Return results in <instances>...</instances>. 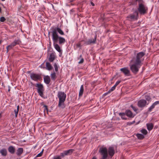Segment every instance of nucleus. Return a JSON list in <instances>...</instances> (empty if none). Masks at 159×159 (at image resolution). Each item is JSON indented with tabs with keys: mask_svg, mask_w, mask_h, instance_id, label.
<instances>
[{
	"mask_svg": "<svg viewBox=\"0 0 159 159\" xmlns=\"http://www.w3.org/2000/svg\"><path fill=\"white\" fill-rule=\"evenodd\" d=\"M145 55L144 52H139L130 61V69L133 74L136 75L138 73L139 69L142 65V62L144 60L143 57Z\"/></svg>",
	"mask_w": 159,
	"mask_h": 159,
	"instance_id": "nucleus-1",
	"label": "nucleus"
},
{
	"mask_svg": "<svg viewBox=\"0 0 159 159\" xmlns=\"http://www.w3.org/2000/svg\"><path fill=\"white\" fill-rule=\"evenodd\" d=\"M99 152L102 156L100 159H108V153L110 156L112 157L115 153L114 148L112 147H109L108 151L106 147H101L99 149Z\"/></svg>",
	"mask_w": 159,
	"mask_h": 159,
	"instance_id": "nucleus-2",
	"label": "nucleus"
},
{
	"mask_svg": "<svg viewBox=\"0 0 159 159\" xmlns=\"http://www.w3.org/2000/svg\"><path fill=\"white\" fill-rule=\"evenodd\" d=\"M57 97L59 100L58 107L62 108H64L65 107L64 102L66 100V94L64 92L59 91L58 93Z\"/></svg>",
	"mask_w": 159,
	"mask_h": 159,
	"instance_id": "nucleus-3",
	"label": "nucleus"
},
{
	"mask_svg": "<svg viewBox=\"0 0 159 159\" xmlns=\"http://www.w3.org/2000/svg\"><path fill=\"white\" fill-rule=\"evenodd\" d=\"M139 7L138 8V13L141 15H144L147 13L148 11V8L143 3L140 2L141 1H139Z\"/></svg>",
	"mask_w": 159,
	"mask_h": 159,
	"instance_id": "nucleus-4",
	"label": "nucleus"
},
{
	"mask_svg": "<svg viewBox=\"0 0 159 159\" xmlns=\"http://www.w3.org/2000/svg\"><path fill=\"white\" fill-rule=\"evenodd\" d=\"M52 38L54 42H57L58 39H59V43L60 44L65 43L66 41L64 38L61 37H59L58 35L56 34V32L53 34Z\"/></svg>",
	"mask_w": 159,
	"mask_h": 159,
	"instance_id": "nucleus-5",
	"label": "nucleus"
},
{
	"mask_svg": "<svg viewBox=\"0 0 159 159\" xmlns=\"http://www.w3.org/2000/svg\"><path fill=\"white\" fill-rule=\"evenodd\" d=\"M21 43V41L19 39H15L13 42L7 47V53H8L10 50L13 48L16 45H19Z\"/></svg>",
	"mask_w": 159,
	"mask_h": 159,
	"instance_id": "nucleus-6",
	"label": "nucleus"
},
{
	"mask_svg": "<svg viewBox=\"0 0 159 159\" xmlns=\"http://www.w3.org/2000/svg\"><path fill=\"white\" fill-rule=\"evenodd\" d=\"M127 18L130 20H137L139 18V13L137 10H135L133 14L127 16Z\"/></svg>",
	"mask_w": 159,
	"mask_h": 159,
	"instance_id": "nucleus-7",
	"label": "nucleus"
},
{
	"mask_svg": "<svg viewBox=\"0 0 159 159\" xmlns=\"http://www.w3.org/2000/svg\"><path fill=\"white\" fill-rule=\"evenodd\" d=\"M37 87V91L39 95L42 97L43 95V93L44 91V87L43 85L41 84H37L35 86Z\"/></svg>",
	"mask_w": 159,
	"mask_h": 159,
	"instance_id": "nucleus-8",
	"label": "nucleus"
},
{
	"mask_svg": "<svg viewBox=\"0 0 159 159\" xmlns=\"http://www.w3.org/2000/svg\"><path fill=\"white\" fill-rule=\"evenodd\" d=\"M30 78L34 81H38L42 79L41 75L34 73H32L30 75Z\"/></svg>",
	"mask_w": 159,
	"mask_h": 159,
	"instance_id": "nucleus-9",
	"label": "nucleus"
},
{
	"mask_svg": "<svg viewBox=\"0 0 159 159\" xmlns=\"http://www.w3.org/2000/svg\"><path fill=\"white\" fill-rule=\"evenodd\" d=\"M75 150L73 149H70L69 150L64 151L63 152L61 153V156L62 157H64L65 156H68L71 155Z\"/></svg>",
	"mask_w": 159,
	"mask_h": 159,
	"instance_id": "nucleus-10",
	"label": "nucleus"
},
{
	"mask_svg": "<svg viewBox=\"0 0 159 159\" xmlns=\"http://www.w3.org/2000/svg\"><path fill=\"white\" fill-rule=\"evenodd\" d=\"M146 104L147 102L146 100L141 99L138 102L137 105L139 107L143 108L146 106Z\"/></svg>",
	"mask_w": 159,
	"mask_h": 159,
	"instance_id": "nucleus-11",
	"label": "nucleus"
},
{
	"mask_svg": "<svg viewBox=\"0 0 159 159\" xmlns=\"http://www.w3.org/2000/svg\"><path fill=\"white\" fill-rule=\"evenodd\" d=\"M97 38V35L96 34L94 38L92 40L91 39H89L88 41H85L84 44L86 45H90L91 44H95L96 43V41Z\"/></svg>",
	"mask_w": 159,
	"mask_h": 159,
	"instance_id": "nucleus-12",
	"label": "nucleus"
},
{
	"mask_svg": "<svg viewBox=\"0 0 159 159\" xmlns=\"http://www.w3.org/2000/svg\"><path fill=\"white\" fill-rule=\"evenodd\" d=\"M57 31L61 35H63L64 34L63 32L60 28L58 27L55 28L53 29L52 32V37H53V34L55 32H56V34H58L57 33Z\"/></svg>",
	"mask_w": 159,
	"mask_h": 159,
	"instance_id": "nucleus-13",
	"label": "nucleus"
},
{
	"mask_svg": "<svg viewBox=\"0 0 159 159\" xmlns=\"http://www.w3.org/2000/svg\"><path fill=\"white\" fill-rule=\"evenodd\" d=\"M120 70L124 74L125 76H129L130 75V71L127 67L122 68L120 69Z\"/></svg>",
	"mask_w": 159,
	"mask_h": 159,
	"instance_id": "nucleus-14",
	"label": "nucleus"
},
{
	"mask_svg": "<svg viewBox=\"0 0 159 159\" xmlns=\"http://www.w3.org/2000/svg\"><path fill=\"white\" fill-rule=\"evenodd\" d=\"M125 113L126 116L129 118H133L135 116L134 115H133L132 112L129 110H126L125 111Z\"/></svg>",
	"mask_w": 159,
	"mask_h": 159,
	"instance_id": "nucleus-15",
	"label": "nucleus"
},
{
	"mask_svg": "<svg viewBox=\"0 0 159 159\" xmlns=\"http://www.w3.org/2000/svg\"><path fill=\"white\" fill-rule=\"evenodd\" d=\"M28 6L27 5L24 4L22 5L20 7L18 8V11L21 12H24L27 9Z\"/></svg>",
	"mask_w": 159,
	"mask_h": 159,
	"instance_id": "nucleus-16",
	"label": "nucleus"
},
{
	"mask_svg": "<svg viewBox=\"0 0 159 159\" xmlns=\"http://www.w3.org/2000/svg\"><path fill=\"white\" fill-rule=\"evenodd\" d=\"M56 56L55 52L52 53L50 55L49 57V61L50 62H52L55 59Z\"/></svg>",
	"mask_w": 159,
	"mask_h": 159,
	"instance_id": "nucleus-17",
	"label": "nucleus"
},
{
	"mask_svg": "<svg viewBox=\"0 0 159 159\" xmlns=\"http://www.w3.org/2000/svg\"><path fill=\"white\" fill-rule=\"evenodd\" d=\"M43 80L44 83L47 84H49L50 82L51 79L50 77L48 75L44 76Z\"/></svg>",
	"mask_w": 159,
	"mask_h": 159,
	"instance_id": "nucleus-18",
	"label": "nucleus"
},
{
	"mask_svg": "<svg viewBox=\"0 0 159 159\" xmlns=\"http://www.w3.org/2000/svg\"><path fill=\"white\" fill-rule=\"evenodd\" d=\"M23 151L24 150L23 148H19L17 150L16 154L17 156H20L23 153Z\"/></svg>",
	"mask_w": 159,
	"mask_h": 159,
	"instance_id": "nucleus-19",
	"label": "nucleus"
},
{
	"mask_svg": "<svg viewBox=\"0 0 159 159\" xmlns=\"http://www.w3.org/2000/svg\"><path fill=\"white\" fill-rule=\"evenodd\" d=\"M8 150L9 152L12 154H14L15 151V147L11 146L8 147Z\"/></svg>",
	"mask_w": 159,
	"mask_h": 159,
	"instance_id": "nucleus-20",
	"label": "nucleus"
},
{
	"mask_svg": "<svg viewBox=\"0 0 159 159\" xmlns=\"http://www.w3.org/2000/svg\"><path fill=\"white\" fill-rule=\"evenodd\" d=\"M0 153L4 157L6 156L7 154V152L6 148H3L0 150Z\"/></svg>",
	"mask_w": 159,
	"mask_h": 159,
	"instance_id": "nucleus-21",
	"label": "nucleus"
},
{
	"mask_svg": "<svg viewBox=\"0 0 159 159\" xmlns=\"http://www.w3.org/2000/svg\"><path fill=\"white\" fill-rule=\"evenodd\" d=\"M147 129L149 130H152L153 127V125L152 123H148L146 124Z\"/></svg>",
	"mask_w": 159,
	"mask_h": 159,
	"instance_id": "nucleus-22",
	"label": "nucleus"
},
{
	"mask_svg": "<svg viewBox=\"0 0 159 159\" xmlns=\"http://www.w3.org/2000/svg\"><path fill=\"white\" fill-rule=\"evenodd\" d=\"M119 115L121 117V118L122 119L124 120H127V118L126 117V115L125 112H122V113H119Z\"/></svg>",
	"mask_w": 159,
	"mask_h": 159,
	"instance_id": "nucleus-23",
	"label": "nucleus"
},
{
	"mask_svg": "<svg viewBox=\"0 0 159 159\" xmlns=\"http://www.w3.org/2000/svg\"><path fill=\"white\" fill-rule=\"evenodd\" d=\"M54 46L55 49L59 52L61 53V48L59 45L57 44H55L54 43Z\"/></svg>",
	"mask_w": 159,
	"mask_h": 159,
	"instance_id": "nucleus-24",
	"label": "nucleus"
},
{
	"mask_svg": "<svg viewBox=\"0 0 159 159\" xmlns=\"http://www.w3.org/2000/svg\"><path fill=\"white\" fill-rule=\"evenodd\" d=\"M84 91V86L82 85L81 86L80 89L79 93V96L80 97L82 96Z\"/></svg>",
	"mask_w": 159,
	"mask_h": 159,
	"instance_id": "nucleus-25",
	"label": "nucleus"
},
{
	"mask_svg": "<svg viewBox=\"0 0 159 159\" xmlns=\"http://www.w3.org/2000/svg\"><path fill=\"white\" fill-rule=\"evenodd\" d=\"M46 67L47 68V69L49 70H52L53 68L52 66L48 62H47L46 63Z\"/></svg>",
	"mask_w": 159,
	"mask_h": 159,
	"instance_id": "nucleus-26",
	"label": "nucleus"
},
{
	"mask_svg": "<svg viewBox=\"0 0 159 159\" xmlns=\"http://www.w3.org/2000/svg\"><path fill=\"white\" fill-rule=\"evenodd\" d=\"M51 77L52 80L55 81L56 80L57 78V76L54 72L51 74Z\"/></svg>",
	"mask_w": 159,
	"mask_h": 159,
	"instance_id": "nucleus-27",
	"label": "nucleus"
},
{
	"mask_svg": "<svg viewBox=\"0 0 159 159\" xmlns=\"http://www.w3.org/2000/svg\"><path fill=\"white\" fill-rule=\"evenodd\" d=\"M138 139H139L142 140L144 138V136L140 134H137L136 135Z\"/></svg>",
	"mask_w": 159,
	"mask_h": 159,
	"instance_id": "nucleus-28",
	"label": "nucleus"
},
{
	"mask_svg": "<svg viewBox=\"0 0 159 159\" xmlns=\"http://www.w3.org/2000/svg\"><path fill=\"white\" fill-rule=\"evenodd\" d=\"M155 105L154 103H153L152 105L148 108V112H151L155 106Z\"/></svg>",
	"mask_w": 159,
	"mask_h": 159,
	"instance_id": "nucleus-29",
	"label": "nucleus"
},
{
	"mask_svg": "<svg viewBox=\"0 0 159 159\" xmlns=\"http://www.w3.org/2000/svg\"><path fill=\"white\" fill-rule=\"evenodd\" d=\"M19 109V105L17 106V109H15L14 110V112L15 114V117H17L18 111Z\"/></svg>",
	"mask_w": 159,
	"mask_h": 159,
	"instance_id": "nucleus-30",
	"label": "nucleus"
},
{
	"mask_svg": "<svg viewBox=\"0 0 159 159\" xmlns=\"http://www.w3.org/2000/svg\"><path fill=\"white\" fill-rule=\"evenodd\" d=\"M84 40H81V41H80L77 43L76 44V46L77 48H79L81 47L82 45H81V42H84Z\"/></svg>",
	"mask_w": 159,
	"mask_h": 159,
	"instance_id": "nucleus-31",
	"label": "nucleus"
},
{
	"mask_svg": "<svg viewBox=\"0 0 159 159\" xmlns=\"http://www.w3.org/2000/svg\"><path fill=\"white\" fill-rule=\"evenodd\" d=\"M132 108V109L136 112V113H138L137 111L138 110V108L136 107H135L133 106V105H131L130 106Z\"/></svg>",
	"mask_w": 159,
	"mask_h": 159,
	"instance_id": "nucleus-32",
	"label": "nucleus"
},
{
	"mask_svg": "<svg viewBox=\"0 0 159 159\" xmlns=\"http://www.w3.org/2000/svg\"><path fill=\"white\" fill-rule=\"evenodd\" d=\"M140 131L144 135H146L148 133L147 130L145 129H142Z\"/></svg>",
	"mask_w": 159,
	"mask_h": 159,
	"instance_id": "nucleus-33",
	"label": "nucleus"
},
{
	"mask_svg": "<svg viewBox=\"0 0 159 159\" xmlns=\"http://www.w3.org/2000/svg\"><path fill=\"white\" fill-rule=\"evenodd\" d=\"M42 105H43L42 103L41 104ZM43 107H44V111L45 112V111H46L47 112V113H48V106L45 105L43 104Z\"/></svg>",
	"mask_w": 159,
	"mask_h": 159,
	"instance_id": "nucleus-34",
	"label": "nucleus"
},
{
	"mask_svg": "<svg viewBox=\"0 0 159 159\" xmlns=\"http://www.w3.org/2000/svg\"><path fill=\"white\" fill-rule=\"evenodd\" d=\"M145 98L146 100L148 101H150L151 99V98L150 96L148 95H146L145 96Z\"/></svg>",
	"mask_w": 159,
	"mask_h": 159,
	"instance_id": "nucleus-35",
	"label": "nucleus"
},
{
	"mask_svg": "<svg viewBox=\"0 0 159 159\" xmlns=\"http://www.w3.org/2000/svg\"><path fill=\"white\" fill-rule=\"evenodd\" d=\"M80 57L81 58V59L80 61L78 63L79 64H80L83 63L84 61V59L83 58H82V55H80Z\"/></svg>",
	"mask_w": 159,
	"mask_h": 159,
	"instance_id": "nucleus-36",
	"label": "nucleus"
},
{
	"mask_svg": "<svg viewBox=\"0 0 159 159\" xmlns=\"http://www.w3.org/2000/svg\"><path fill=\"white\" fill-rule=\"evenodd\" d=\"M55 68V70L56 72L58 71V67L57 64L56 63H55L53 65Z\"/></svg>",
	"mask_w": 159,
	"mask_h": 159,
	"instance_id": "nucleus-37",
	"label": "nucleus"
},
{
	"mask_svg": "<svg viewBox=\"0 0 159 159\" xmlns=\"http://www.w3.org/2000/svg\"><path fill=\"white\" fill-rule=\"evenodd\" d=\"M6 19L5 18L3 17L2 16L0 18V21L2 22H4L6 20Z\"/></svg>",
	"mask_w": 159,
	"mask_h": 159,
	"instance_id": "nucleus-38",
	"label": "nucleus"
},
{
	"mask_svg": "<svg viewBox=\"0 0 159 159\" xmlns=\"http://www.w3.org/2000/svg\"><path fill=\"white\" fill-rule=\"evenodd\" d=\"M43 149L42 150V151L40 153H39L38 154H37V155L36 156V157H41L43 155Z\"/></svg>",
	"mask_w": 159,
	"mask_h": 159,
	"instance_id": "nucleus-39",
	"label": "nucleus"
},
{
	"mask_svg": "<svg viewBox=\"0 0 159 159\" xmlns=\"http://www.w3.org/2000/svg\"><path fill=\"white\" fill-rule=\"evenodd\" d=\"M116 87V86H115L114 85L113 87H112L111 88V89L109 90V91H110L111 92L112 91H113L115 89Z\"/></svg>",
	"mask_w": 159,
	"mask_h": 159,
	"instance_id": "nucleus-40",
	"label": "nucleus"
},
{
	"mask_svg": "<svg viewBox=\"0 0 159 159\" xmlns=\"http://www.w3.org/2000/svg\"><path fill=\"white\" fill-rule=\"evenodd\" d=\"M121 82L120 80H118L116 83L114 85L115 86H116V87Z\"/></svg>",
	"mask_w": 159,
	"mask_h": 159,
	"instance_id": "nucleus-41",
	"label": "nucleus"
},
{
	"mask_svg": "<svg viewBox=\"0 0 159 159\" xmlns=\"http://www.w3.org/2000/svg\"><path fill=\"white\" fill-rule=\"evenodd\" d=\"M111 93V92L109 90V91L107 92L104 93L103 95V96H104V97H105L109 93Z\"/></svg>",
	"mask_w": 159,
	"mask_h": 159,
	"instance_id": "nucleus-42",
	"label": "nucleus"
},
{
	"mask_svg": "<svg viewBox=\"0 0 159 159\" xmlns=\"http://www.w3.org/2000/svg\"><path fill=\"white\" fill-rule=\"evenodd\" d=\"M61 155L60 156H58L57 157H53V159H61Z\"/></svg>",
	"mask_w": 159,
	"mask_h": 159,
	"instance_id": "nucleus-43",
	"label": "nucleus"
},
{
	"mask_svg": "<svg viewBox=\"0 0 159 159\" xmlns=\"http://www.w3.org/2000/svg\"><path fill=\"white\" fill-rule=\"evenodd\" d=\"M155 105H156L157 104H159V101H156L154 102Z\"/></svg>",
	"mask_w": 159,
	"mask_h": 159,
	"instance_id": "nucleus-44",
	"label": "nucleus"
},
{
	"mask_svg": "<svg viewBox=\"0 0 159 159\" xmlns=\"http://www.w3.org/2000/svg\"><path fill=\"white\" fill-rule=\"evenodd\" d=\"M135 121H134L132 122H130L129 123H130V125H131V124H134L135 123Z\"/></svg>",
	"mask_w": 159,
	"mask_h": 159,
	"instance_id": "nucleus-45",
	"label": "nucleus"
},
{
	"mask_svg": "<svg viewBox=\"0 0 159 159\" xmlns=\"http://www.w3.org/2000/svg\"><path fill=\"white\" fill-rule=\"evenodd\" d=\"M91 4L93 6H94V3L93 2H91Z\"/></svg>",
	"mask_w": 159,
	"mask_h": 159,
	"instance_id": "nucleus-46",
	"label": "nucleus"
},
{
	"mask_svg": "<svg viewBox=\"0 0 159 159\" xmlns=\"http://www.w3.org/2000/svg\"><path fill=\"white\" fill-rule=\"evenodd\" d=\"M92 159H97V158L95 156H94L92 158Z\"/></svg>",
	"mask_w": 159,
	"mask_h": 159,
	"instance_id": "nucleus-47",
	"label": "nucleus"
},
{
	"mask_svg": "<svg viewBox=\"0 0 159 159\" xmlns=\"http://www.w3.org/2000/svg\"><path fill=\"white\" fill-rule=\"evenodd\" d=\"M30 73H31L30 71H28L27 72V73L28 74H30Z\"/></svg>",
	"mask_w": 159,
	"mask_h": 159,
	"instance_id": "nucleus-48",
	"label": "nucleus"
},
{
	"mask_svg": "<svg viewBox=\"0 0 159 159\" xmlns=\"http://www.w3.org/2000/svg\"><path fill=\"white\" fill-rule=\"evenodd\" d=\"M2 117V114L0 113V119Z\"/></svg>",
	"mask_w": 159,
	"mask_h": 159,
	"instance_id": "nucleus-49",
	"label": "nucleus"
},
{
	"mask_svg": "<svg viewBox=\"0 0 159 159\" xmlns=\"http://www.w3.org/2000/svg\"><path fill=\"white\" fill-rule=\"evenodd\" d=\"M1 11H2V9L1 8V7H0V13H1Z\"/></svg>",
	"mask_w": 159,
	"mask_h": 159,
	"instance_id": "nucleus-50",
	"label": "nucleus"
},
{
	"mask_svg": "<svg viewBox=\"0 0 159 159\" xmlns=\"http://www.w3.org/2000/svg\"><path fill=\"white\" fill-rule=\"evenodd\" d=\"M49 44L50 45H51V41H50V39L49 38Z\"/></svg>",
	"mask_w": 159,
	"mask_h": 159,
	"instance_id": "nucleus-51",
	"label": "nucleus"
},
{
	"mask_svg": "<svg viewBox=\"0 0 159 159\" xmlns=\"http://www.w3.org/2000/svg\"><path fill=\"white\" fill-rule=\"evenodd\" d=\"M73 11H74V10H73V9H71L70 10V12H73Z\"/></svg>",
	"mask_w": 159,
	"mask_h": 159,
	"instance_id": "nucleus-52",
	"label": "nucleus"
},
{
	"mask_svg": "<svg viewBox=\"0 0 159 159\" xmlns=\"http://www.w3.org/2000/svg\"><path fill=\"white\" fill-rule=\"evenodd\" d=\"M8 92H9L10 91V88H9L8 89Z\"/></svg>",
	"mask_w": 159,
	"mask_h": 159,
	"instance_id": "nucleus-53",
	"label": "nucleus"
},
{
	"mask_svg": "<svg viewBox=\"0 0 159 159\" xmlns=\"http://www.w3.org/2000/svg\"><path fill=\"white\" fill-rule=\"evenodd\" d=\"M2 42V40H0V44Z\"/></svg>",
	"mask_w": 159,
	"mask_h": 159,
	"instance_id": "nucleus-54",
	"label": "nucleus"
},
{
	"mask_svg": "<svg viewBox=\"0 0 159 159\" xmlns=\"http://www.w3.org/2000/svg\"><path fill=\"white\" fill-rule=\"evenodd\" d=\"M73 1L71 0V1H70V2H72V1Z\"/></svg>",
	"mask_w": 159,
	"mask_h": 159,
	"instance_id": "nucleus-55",
	"label": "nucleus"
},
{
	"mask_svg": "<svg viewBox=\"0 0 159 159\" xmlns=\"http://www.w3.org/2000/svg\"><path fill=\"white\" fill-rule=\"evenodd\" d=\"M50 34V32H49L48 33V34Z\"/></svg>",
	"mask_w": 159,
	"mask_h": 159,
	"instance_id": "nucleus-56",
	"label": "nucleus"
},
{
	"mask_svg": "<svg viewBox=\"0 0 159 159\" xmlns=\"http://www.w3.org/2000/svg\"><path fill=\"white\" fill-rule=\"evenodd\" d=\"M0 159H1L0 158Z\"/></svg>",
	"mask_w": 159,
	"mask_h": 159,
	"instance_id": "nucleus-57",
	"label": "nucleus"
}]
</instances>
